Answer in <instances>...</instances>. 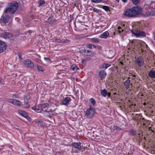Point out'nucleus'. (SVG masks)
<instances>
[{
    "instance_id": "obj_1",
    "label": "nucleus",
    "mask_w": 155,
    "mask_h": 155,
    "mask_svg": "<svg viewBox=\"0 0 155 155\" xmlns=\"http://www.w3.org/2000/svg\"><path fill=\"white\" fill-rule=\"evenodd\" d=\"M142 8L140 6H134L131 8H128L124 12V15L130 18H135L140 15Z\"/></svg>"
},
{
    "instance_id": "obj_2",
    "label": "nucleus",
    "mask_w": 155,
    "mask_h": 155,
    "mask_svg": "<svg viewBox=\"0 0 155 155\" xmlns=\"http://www.w3.org/2000/svg\"><path fill=\"white\" fill-rule=\"evenodd\" d=\"M18 7V4L17 2L10 3L8 4V6L5 9L4 12L12 15L16 12Z\"/></svg>"
},
{
    "instance_id": "obj_3",
    "label": "nucleus",
    "mask_w": 155,
    "mask_h": 155,
    "mask_svg": "<svg viewBox=\"0 0 155 155\" xmlns=\"http://www.w3.org/2000/svg\"><path fill=\"white\" fill-rule=\"evenodd\" d=\"M133 43H134V47L136 45V48H137L139 49H140V53H144L146 51L147 45L144 42L137 41L136 42Z\"/></svg>"
},
{
    "instance_id": "obj_4",
    "label": "nucleus",
    "mask_w": 155,
    "mask_h": 155,
    "mask_svg": "<svg viewBox=\"0 0 155 155\" xmlns=\"http://www.w3.org/2000/svg\"><path fill=\"white\" fill-rule=\"evenodd\" d=\"M11 15L6 12H4L0 19V23L2 24H6L8 22Z\"/></svg>"
},
{
    "instance_id": "obj_5",
    "label": "nucleus",
    "mask_w": 155,
    "mask_h": 155,
    "mask_svg": "<svg viewBox=\"0 0 155 155\" xmlns=\"http://www.w3.org/2000/svg\"><path fill=\"white\" fill-rule=\"evenodd\" d=\"M131 31L133 34L137 37H144L146 36L145 33L140 30H137L135 31L131 30Z\"/></svg>"
},
{
    "instance_id": "obj_6",
    "label": "nucleus",
    "mask_w": 155,
    "mask_h": 155,
    "mask_svg": "<svg viewBox=\"0 0 155 155\" xmlns=\"http://www.w3.org/2000/svg\"><path fill=\"white\" fill-rule=\"evenodd\" d=\"M94 113V110L90 107V108L87 110L85 116L87 118H90L93 117Z\"/></svg>"
},
{
    "instance_id": "obj_7",
    "label": "nucleus",
    "mask_w": 155,
    "mask_h": 155,
    "mask_svg": "<svg viewBox=\"0 0 155 155\" xmlns=\"http://www.w3.org/2000/svg\"><path fill=\"white\" fill-rule=\"evenodd\" d=\"M25 65L28 68H33L34 67V65L33 63L31 62V60L28 59L25 60L24 61Z\"/></svg>"
},
{
    "instance_id": "obj_8",
    "label": "nucleus",
    "mask_w": 155,
    "mask_h": 155,
    "mask_svg": "<svg viewBox=\"0 0 155 155\" xmlns=\"http://www.w3.org/2000/svg\"><path fill=\"white\" fill-rule=\"evenodd\" d=\"M71 100L70 97H67L64 98L61 101V104L66 106H67L70 103Z\"/></svg>"
},
{
    "instance_id": "obj_9",
    "label": "nucleus",
    "mask_w": 155,
    "mask_h": 155,
    "mask_svg": "<svg viewBox=\"0 0 155 155\" xmlns=\"http://www.w3.org/2000/svg\"><path fill=\"white\" fill-rule=\"evenodd\" d=\"M135 63H136L139 67H141L144 64V60L142 57H138L135 60Z\"/></svg>"
},
{
    "instance_id": "obj_10",
    "label": "nucleus",
    "mask_w": 155,
    "mask_h": 155,
    "mask_svg": "<svg viewBox=\"0 0 155 155\" xmlns=\"http://www.w3.org/2000/svg\"><path fill=\"white\" fill-rule=\"evenodd\" d=\"M81 143L80 142H73L71 143V146L74 148L77 149L78 150H80L82 148L81 146Z\"/></svg>"
},
{
    "instance_id": "obj_11",
    "label": "nucleus",
    "mask_w": 155,
    "mask_h": 155,
    "mask_svg": "<svg viewBox=\"0 0 155 155\" xmlns=\"http://www.w3.org/2000/svg\"><path fill=\"white\" fill-rule=\"evenodd\" d=\"M54 41L56 43H68L70 41L66 39H63L55 38H54Z\"/></svg>"
},
{
    "instance_id": "obj_12",
    "label": "nucleus",
    "mask_w": 155,
    "mask_h": 155,
    "mask_svg": "<svg viewBox=\"0 0 155 155\" xmlns=\"http://www.w3.org/2000/svg\"><path fill=\"white\" fill-rule=\"evenodd\" d=\"M6 48L7 46L5 43L0 40V53L4 51Z\"/></svg>"
},
{
    "instance_id": "obj_13",
    "label": "nucleus",
    "mask_w": 155,
    "mask_h": 155,
    "mask_svg": "<svg viewBox=\"0 0 155 155\" xmlns=\"http://www.w3.org/2000/svg\"><path fill=\"white\" fill-rule=\"evenodd\" d=\"M41 110L44 111L45 112H51V113L53 112L51 110H50L49 111H47V108L48 107V106H49L48 104L47 103H44L42 104H41Z\"/></svg>"
},
{
    "instance_id": "obj_14",
    "label": "nucleus",
    "mask_w": 155,
    "mask_h": 155,
    "mask_svg": "<svg viewBox=\"0 0 155 155\" xmlns=\"http://www.w3.org/2000/svg\"><path fill=\"white\" fill-rule=\"evenodd\" d=\"M1 36L5 38H10L12 37V35L9 32H4L1 34Z\"/></svg>"
},
{
    "instance_id": "obj_15",
    "label": "nucleus",
    "mask_w": 155,
    "mask_h": 155,
    "mask_svg": "<svg viewBox=\"0 0 155 155\" xmlns=\"http://www.w3.org/2000/svg\"><path fill=\"white\" fill-rule=\"evenodd\" d=\"M130 78H128L127 80L124 83V85L127 89L132 86V84L130 83Z\"/></svg>"
},
{
    "instance_id": "obj_16",
    "label": "nucleus",
    "mask_w": 155,
    "mask_h": 155,
    "mask_svg": "<svg viewBox=\"0 0 155 155\" xmlns=\"http://www.w3.org/2000/svg\"><path fill=\"white\" fill-rule=\"evenodd\" d=\"M109 35V32L106 31L102 33L99 36V37L101 38H107Z\"/></svg>"
},
{
    "instance_id": "obj_17",
    "label": "nucleus",
    "mask_w": 155,
    "mask_h": 155,
    "mask_svg": "<svg viewBox=\"0 0 155 155\" xmlns=\"http://www.w3.org/2000/svg\"><path fill=\"white\" fill-rule=\"evenodd\" d=\"M18 112L21 116L27 119V118H28L27 114L25 111L20 110H18Z\"/></svg>"
},
{
    "instance_id": "obj_18",
    "label": "nucleus",
    "mask_w": 155,
    "mask_h": 155,
    "mask_svg": "<svg viewBox=\"0 0 155 155\" xmlns=\"http://www.w3.org/2000/svg\"><path fill=\"white\" fill-rule=\"evenodd\" d=\"M99 75L101 78H104L106 77L107 74L105 71L101 70L99 71Z\"/></svg>"
},
{
    "instance_id": "obj_19",
    "label": "nucleus",
    "mask_w": 155,
    "mask_h": 155,
    "mask_svg": "<svg viewBox=\"0 0 155 155\" xmlns=\"http://www.w3.org/2000/svg\"><path fill=\"white\" fill-rule=\"evenodd\" d=\"M149 76L152 78H155V71L153 70H150L148 73Z\"/></svg>"
},
{
    "instance_id": "obj_20",
    "label": "nucleus",
    "mask_w": 155,
    "mask_h": 155,
    "mask_svg": "<svg viewBox=\"0 0 155 155\" xmlns=\"http://www.w3.org/2000/svg\"><path fill=\"white\" fill-rule=\"evenodd\" d=\"M41 104H38L37 105H36L35 106L32 107L31 108L33 110H35V111L41 110Z\"/></svg>"
},
{
    "instance_id": "obj_21",
    "label": "nucleus",
    "mask_w": 155,
    "mask_h": 155,
    "mask_svg": "<svg viewBox=\"0 0 155 155\" xmlns=\"http://www.w3.org/2000/svg\"><path fill=\"white\" fill-rule=\"evenodd\" d=\"M152 11V9L151 8H150L148 9V11H147L145 13L143 14V15L144 17H148L149 16H150L151 15V11Z\"/></svg>"
},
{
    "instance_id": "obj_22",
    "label": "nucleus",
    "mask_w": 155,
    "mask_h": 155,
    "mask_svg": "<svg viewBox=\"0 0 155 155\" xmlns=\"http://www.w3.org/2000/svg\"><path fill=\"white\" fill-rule=\"evenodd\" d=\"M14 100L15 101H14V103H13L14 105L19 107L22 105L21 102L19 100L17 99H15Z\"/></svg>"
},
{
    "instance_id": "obj_23",
    "label": "nucleus",
    "mask_w": 155,
    "mask_h": 155,
    "mask_svg": "<svg viewBox=\"0 0 155 155\" xmlns=\"http://www.w3.org/2000/svg\"><path fill=\"white\" fill-rule=\"evenodd\" d=\"M71 69L73 71H76L79 69V68L77 67L75 64L72 65L71 67Z\"/></svg>"
},
{
    "instance_id": "obj_24",
    "label": "nucleus",
    "mask_w": 155,
    "mask_h": 155,
    "mask_svg": "<svg viewBox=\"0 0 155 155\" xmlns=\"http://www.w3.org/2000/svg\"><path fill=\"white\" fill-rule=\"evenodd\" d=\"M111 64H109L103 63L102 65V67L101 68H105V69L107 68L108 67L111 66Z\"/></svg>"
},
{
    "instance_id": "obj_25",
    "label": "nucleus",
    "mask_w": 155,
    "mask_h": 155,
    "mask_svg": "<svg viewBox=\"0 0 155 155\" xmlns=\"http://www.w3.org/2000/svg\"><path fill=\"white\" fill-rule=\"evenodd\" d=\"M54 21V20L53 17H49L47 21V22L49 23L50 24L53 23Z\"/></svg>"
},
{
    "instance_id": "obj_26",
    "label": "nucleus",
    "mask_w": 155,
    "mask_h": 155,
    "mask_svg": "<svg viewBox=\"0 0 155 155\" xmlns=\"http://www.w3.org/2000/svg\"><path fill=\"white\" fill-rule=\"evenodd\" d=\"M101 94L104 97H105L107 94V92L106 89L102 90L101 91Z\"/></svg>"
},
{
    "instance_id": "obj_27",
    "label": "nucleus",
    "mask_w": 155,
    "mask_h": 155,
    "mask_svg": "<svg viewBox=\"0 0 155 155\" xmlns=\"http://www.w3.org/2000/svg\"><path fill=\"white\" fill-rule=\"evenodd\" d=\"M91 40L95 43H98L100 41L99 39L97 38H92Z\"/></svg>"
},
{
    "instance_id": "obj_28",
    "label": "nucleus",
    "mask_w": 155,
    "mask_h": 155,
    "mask_svg": "<svg viewBox=\"0 0 155 155\" xmlns=\"http://www.w3.org/2000/svg\"><path fill=\"white\" fill-rule=\"evenodd\" d=\"M39 6L43 5L45 3V2L44 0H40L38 2Z\"/></svg>"
},
{
    "instance_id": "obj_29",
    "label": "nucleus",
    "mask_w": 155,
    "mask_h": 155,
    "mask_svg": "<svg viewBox=\"0 0 155 155\" xmlns=\"http://www.w3.org/2000/svg\"><path fill=\"white\" fill-rule=\"evenodd\" d=\"M37 69L38 71H44L43 68L41 66L37 65Z\"/></svg>"
},
{
    "instance_id": "obj_30",
    "label": "nucleus",
    "mask_w": 155,
    "mask_h": 155,
    "mask_svg": "<svg viewBox=\"0 0 155 155\" xmlns=\"http://www.w3.org/2000/svg\"><path fill=\"white\" fill-rule=\"evenodd\" d=\"M133 3L134 5L138 4L139 3L140 0H131Z\"/></svg>"
},
{
    "instance_id": "obj_31",
    "label": "nucleus",
    "mask_w": 155,
    "mask_h": 155,
    "mask_svg": "<svg viewBox=\"0 0 155 155\" xmlns=\"http://www.w3.org/2000/svg\"><path fill=\"white\" fill-rule=\"evenodd\" d=\"M102 8L106 11H110V8L108 6H103Z\"/></svg>"
},
{
    "instance_id": "obj_32",
    "label": "nucleus",
    "mask_w": 155,
    "mask_h": 155,
    "mask_svg": "<svg viewBox=\"0 0 155 155\" xmlns=\"http://www.w3.org/2000/svg\"><path fill=\"white\" fill-rule=\"evenodd\" d=\"M130 132L131 134L133 136H135L136 134V131L133 130H130Z\"/></svg>"
},
{
    "instance_id": "obj_33",
    "label": "nucleus",
    "mask_w": 155,
    "mask_h": 155,
    "mask_svg": "<svg viewBox=\"0 0 155 155\" xmlns=\"http://www.w3.org/2000/svg\"><path fill=\"white\" fill-rule=\"evenodd\" d=\"M101 0H91V2L95 3H99L101 2Z\"/></svg>"
},
{
    "instance_id": "obj_34",
    "label": "nucleus",
    "mask_w": 155,
    "mask_h": 155,
    "mask_svg": "<svg viewBox=\"0 0 155 155\" xmlns=\"http://www.w3.org/2000/svg\"><path fill=\"white\" fill-rule=\"evenodd\" d=\"M91 52L90 50H87V52L86 53V54H87V55L91 56Z\"/></svg>"
},
{
    "instance_id": "obj_35",
    "label": "nucleus",
    "mask_w": 155,
    "mask_h": 155,
    "mask_svg": "<svg viewBox=\"0 0 155 155\" xmlns=\"http://www.w3.org/2000/svg\"><path fill=\"white\" fill-rule=\"evenodd\" d=\"M113 129L114 130H121V128H120L117 126H114Z\"/></svg>"
},
{
    "instance_id": "obj_36",
    "label": "nucleus",
    "mask_w": 155,
    "mask_h": 155,
    "mask_svg": "<svg viewBox=\"0 0 155 155\" xmlns=\"http://www.w3.org/2000/svg\"><path fill=\"white\" fill-rule=\"evenodd\" d=\"M91 7L92 8H93V11H94V12H96L97 13H98L99 12V10L98 9L95 8H93L91 6Z\"/></svg>"
},
{
    "instance_id": "obj_37",
    "label": "nucleus",
    "mask_w": 155,
    "mask_h": 155,
    "mask_svg": "<svg viewBox=\"0 0 155 155\" xmlns=\"http://www.w3.org/2000/svg\"><path fill=\"white\" fill-rule=\"evenodd\" d=\"M24 100L25 101V103H28V98L27 97H25L24 98Z\"/></svg>"
},
{
    "instance_id": "obj_38",
    "label": "nucleus",
    "mask_w": 155,
    "mask_h": 155,
    "mask_svg": "<svg viewBox=\"0 0 155 155\" xmlns=\"http://www.w3.org/2000/svg\"><path fill=\"white\" fill-rule=\"evenodd\" d=\"M14 99H8V101L9 102V103H11L12 104H13V103H14V101H15V100H14Z\"/></svg>"
},
{
    "instance_id": "obj_39",
    "label": "nucleus",
    "mask_w": 155,
    "mask_h": 155,
    "mask_svg": "<svg viewBox=\"0 0 155 155\" xmlns=\"http://www.w3.org/2000/svg\"><path fill=\"white\" fill-rule=\"evenodd\" d=\"M91 102L93 105H94L95 104V100L93 98L91 99Z\"/></svg>"
},
{
    "instance_id": "obj_40",
    "label": "nucleus",
    "mask_w": 155,
    "mask_h": 155,
    "mask_svg": "<svg viewBox=\"0 0 155 155\" xmlns=\"http://www.w3.org/2000/svg\"><path fill=\"white\" fill-rule=\"evenodd\" d=\"M18 58L20 60H21L23 59L22 55L21 53H18Z\"/></svg>"
},
{
    "instance_id": "obj_41",
    "label": "nucleus",
    "mask_w": 155,
    "mask_h": 155,
    "mask_svg": "<svg viewBox=\"0 0 155 155\" xmlns=\"http://www.w3.org/2000/svg\"><path fill=\"white\" fill-rule=\"evenodd\" d=\"M93 44H89L87 45V48L89 49H91L92 48Z\"/></svg>"
},
{
    "instance_id": "obj_42",
    "label": "nucleus",
    "mask_w": 155,
    "mask_h": 155,
    "mask_svg": "<svg viewBox=\"0 0 155 155\" xmlns=\"http://www.w3.org/2000/svg\"><path fill=\"white\" fill-rule=\"evenodd\" d=\"M151 15L153 16L155 15V9H152Z\"/></svg>"
},
{
    "instance_id": "obj_43",
    "label": "nucleus",
    "mask_w": 155,
    "mask_h": 155,
    "mask_svg": "<svg viewBox=\"0 0 155 155\" xmlns=\"http://www.w3.org/2000/svg\"><path fill=\"white\" fill-rule=\"evenodd\" d=\"M25 107L27 108H29L30 107V105L28 104V103H25Z\"/></svg>"
},
{
    "instance_id": "obj_44",
    "label": "nucleus",
    "mask_w": 155,
    "mask_h": 155,
    "mask_svg": "<svg viewBox=\"0 0 155 155\" xmlns=\"http://www.w3.org/2000/svg\"><path fill=\"white\" fill-rule=\"evenodd\" d=\"M118 32L119 33H120L121 32V31H120V30L121 29V27H118ZM123 31V30H121V31Z\"/></svg>"
},
{
    "instance_id": "obj_45",
    "label": "nucleus",
    "mask_w": 155,
    "mask_h": 155,
    "mask_svg": "<svg viewBox=\"0 0 155 155\" xmlns=\"http://www.w3.org/2000/svg\"><path fill=\"white\" fill-rule=\"evenodd\" d=\"M0 83L3 85H4L5 84V82L3 81L1 78H0Z\"/></svg>"
},
{
    "instance_id": "obj_46",
    "label": "nucleus",
    "mask_w": 155,
    "mask_h": 155,
    "mask_svg": "<svg viewBox=\"0 0 155 155\" xmlns=\"http://www.w3.org/2000/svg\"><path fill=\"white\" fill-rule=\"evenodd\" d=\"M44 59H45V61H50V59L49 58H46V57H45L44 58Z\"/></svg>"
},
{
    "instance_id": "obj_47",
    "label": "nucleus",
    "mask_w": 155,
    "mask_h": 155,
    "mask_svg": "<svg viewBox=\"0 0 155 155\" xmlns=\"http://www.w3.org/2000/svg\"><path fill=\"white\" fill-rule=\"evenodd\" d=\"M135 77H136V76L135 75H133L132 76V79H135Z\"/></svg>"
},
{
    "instance_id": "obj_48",
    "label": "nucleus",
    "mask_w": 155,
    "mask_h": 155,
    "mask_svg": "<svg viewBox=\"0 0 155 155\" xmlns=\"http://www.w3.org/2000/svg\"><path fill=\"white\" fill-rule=\"evenodd\" d=\"M87 50H84L83 52L84 53H85L86 54V53L87 52Z\"/></svg>"
},
{
    "instance_id": "obj_49",
    "label": "nucleus",
    "mask_w": 155,
    "mask_h": 155,
    "mask_svg": "<svg viewBox=\"0 0 155 155\" xmlns=\"http://www.w3.org/2000/svg\"><path fill=\"white\" fill-rule=\"evenodd\" d=\"M124 2H126L127 1V0H122Z\"/></svg>"
},
{
    "instance_id": "obj_50",
    "label": "nucleus",
    "mask_w": 155,
    "mask_h": 155,
    "mask_svg": "<svg viewBox=\"0 0 155 155\" xmlns=\"http://www.w3.org/2000/svg\"><path fill=\"white\" fill-rule=\"evenodd\" d=\"M120 64L121 65H123V63L122 61H120Z\"/></svg>"
},
{
    "instance_id": "obj_51",
    "label": "nucleus",
    "mask_w": 155,
    "mask_h": 155,
    "mask_svg": "<svg viewBox=\"0 0 155 155\" xmlns=\"http://www.w3.org/2000/svg\"><path fill=\"white\" fill-rule=\"evenodd\" d=\"M92 46H93V47L94 48H96V46L95 45H93Z\"/></svg>"
},
{
    "instance_id": "obj_52",
    "label": "nucleus",
    "mask_w": 155,
    "mask_h": 155,
    "mask_svg": "<svg viewBox=\"0 0 155 155\" xmlns=\"http://www.w3.org/2000/svg\"><path fill=\"white\" fill-rule=\"evenodd\" d=\"M153 37H154L153 39L155 41V33L154 35V36Z\"/></svg>"
},
{
    "instance_id": "obj_53",
    "label": "nucleus",
    "mask_w": 155,
    "mask_h": 155,
    "mask_svg": "<svg viewBox=\"0 0 155 155\" xmlns=\"http://www.w3.org/2000/svg\"><path fill=\"white\" fill-rule=\"evenodd\" d=\"M117 1H118V0H116Z\"/></svg>"
},
{
    "instance_id": "obj_54",
    "label": "nucleus",
    "mask_w": 155,
    "mask_h": 155,
    "mask_svg": "<svg viewBox=\"0 0 155 155\" xmlns=\"http://www.w3.org/2000/svg\"><path fill=\"white\" fill-rule=\"evenodd\" d=\"M154 3H155V1H154Z\"/></svg>"
}]
</instances>
